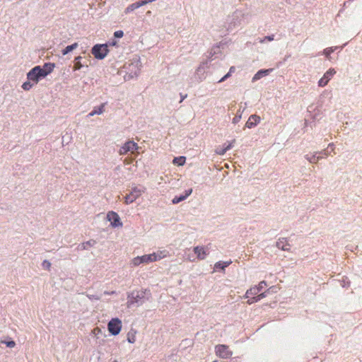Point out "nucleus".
Wrapping results in <instances>:
<instances>
[{
	"label": "nucleus",
	"mask_w": 362,
	"mask_h": 362,
	"mask_svg": "<svg viewBox=\"0 0 362 362\" xmlns=\"http://www.w3.org/2000/svg\"><path fill=\"white\" fill-rule=\"evenodd\" d=\"M32 81H26L25 83H23L22 85V88L25 90H29L32 86H33V84L31 83Z\"/></svg>",
	"instance_id": "nucleus-35"
},
{
	"label": "nucleus",
	"mask_w": 362,
	"mask_h": 362,
	"mask_svg": "<svg viewBox=\"0 0 362 362\" xmlns=\"http://www.w3.org/2000/svg\"><path fill=\"white\" fill-rule=\"evenodd\" d=\"M235 68L234 66H231V67L230 68V69H229V71H228V72H229V73H230V74H232V73H233V72L235 71Z\"/></svg>",
	"instance_id": "nucleus-46"
},
{
	"label": "nucleus",
	"mask_w": 362,
	"mask_h": 362,
	"mask_svg": "<svg viewBox=\"0 0 362 362\" xmlns=\"http://www.w3.org/2000/svg\"><path fill=\"white\" fill-rule=\"evenodd\" d=\"M337 48V47L326 48L324 49L323 53L326 56L327 58L329 59V56H330L331 53H332Z\"/></svg>",
	"instance_id": "nucleus-33"
},
{
	"label": "nucleus",
	"mask_w": 362,
	"mask_h": 362,
	"mask_svg": "<svg viewBox=\"0 0 362 362\" xmlns=\"http://www.w3.org/2000/svg\"><path fill=\"white\" fill-rule=\"evenodd\" d=\"M266 41L265 37L264 38H259V42L264 43Z\"/></svg>",
	"instance_id": "nucleus-47"
},
{
	"label": "nucleus",
	"mask_w": 362,
	"mask_h": 362,
	"mask_svg": "<svg viewBox=\"0 0 362 362\" xmlns=\"http://www.w3.org/2000/svg\"><path fill=\"white\" fill-rule=\"evenodd\" d=\"M149 2L148 1V0H142V1H137V4L138 5H139V7L142 6H144L147 4H148Z\"/></svg>",
	"instance_id": "nucleus-41"
},
{
	"label": "nucleus",
	"mask_w": 362,
	"mask_h": 362,
	"mask_svg": "<svg viewBox=\"0 0 362 362\" xmlns=\"http://www.w3.org/2000/svg\"><path fill=\"white\" fill-rule=\"evenodd\" d=\"M106 103L101 104L99 107H94V110H92L88 115V117H93L95 115H101L104 112V107L105 106Z\"/></svg>",
	"instance_id": "nucleus-22"
},
{
	"label": "nucleus",
	"mask_w": 362,
	"mask_h": 362,
	"mask_svg": "<svg viewBox=\"0 0 362 362\" xmlns=\"http://www.w3.org/2000/svg\"><path fill=\"white\" fill-rule=\"evenodd\" d=\"M192 193V189H189L185 191V194L175 197L172 202L174 204H177L184 200H185Z\"/></svg>",
	"instance_id": "nucleus-16"
},
{
	"label": "nucleus",
	"mask_w": 362,
	"mask_h": 362,
	"mask_svg": "<svg viewBox=\"0 0 362 362\" xmlns=\"http://www.w3.org/2000/svg\"><path fill=\"white\" fill-rule=\"evenodd\" d=\"M88 298L90 300H99L100 297L95 295H87Z\"/></svg>",
	"instance_id": "nucleus-42"
},
{
	"label": "nucleus",
	"mask_w": 362,
	"mask_h": 362,
	"mask_svg": "<svg viewBox=\"0 0 362 362\" xmlns=\"http://www.w3.org/2000/svg\"><path fill=\"white\" fill-rule=\"evenodd\" d=\"M277 292V288L276 286H271L268 289H267L264 292L261 293L260 294L254 296L251 298H249L247 301V303L249 305H251L252 303H257L260 300L266 298L269 294L276 293Z\"/></svg>",
	"instance_id": "nucleus-8"
},
{
	"label": "nucleus",
	"mask_w": 362,
	"mask_h": 362,
	"mask_svg": "<svg viewBox=\"0 0 362 362\" xmlns=\"http://www.w3.org/2000/svg\"><path fill=\"white\" fill-rule=\"evenodd\" d=\"M186 158L184 156L175 157L173 159V163L179 166L183 165L185 163Z\"/></svg>",
	"instance_id": "nucleus-29"
},
{
	"label": "nucleus",
	"mask_w": 362,
	"mask_h": 362,
	"mask_svg": "<svg viewBox=\"0 0 362 362\" xmlns=\"http://www.w3.org/2000/svg\"><path fill=\"white\" fill-rule=\"evenodd\" d=\"M77 47H78V43H76V42H75L71 45H68L62 50V54L66 55Z\"/></svg>",
	"instance_id": "nucleus-27"
},
{
	"label": "nucleus",
	"mask_w": 362,
	"mask_h": 362,
	"mask_svg": "<svg viewBox=\"0 0 362 362\" xmlns=\"http://www.w3.org/2000/svg\"><path fill=\"white\" fill-rule=\"evenodd\" d=\"M144 256H141V257H134L132 260V264L134 265V266H139V264H142V263H145L144 260Z\"/></svg>",
	"instance_id": "nucleus-31"
},
{
	"label": "nucleus",
	"mask_w": 362,
	"mask_h": 362,
	"mask_svg": "<svg viewBox=\"0 0 362 362\" xmlns=\"http://www.w3.org/2000/svg\"><path fill=\"white\" fill-rule=\"evenodd\" d=\"M228 78L226 77V75H225L223 77H222L219 81L218 83H221L225 81Z\"/></svg>",
	"instance_id": "nucleus-45"
},
{
	"label": "nucleus",
	"mask_w": 362,
	"mask_h": 362,
	"mask_svg": "<svg viewBox=\"0 0 362 362\" xmlns=\"http://www.w3.org/2000/svg\"><path fill=\"white\" fill-rule=\"evenodd\" d=\"M215 349L216 355L222 358H228L232 356V351H230L228 349V346L226 345H217Z\"/></svg>",
	"instance_id": "nucleus-10"
},
{
	"label": "nucleus",
	"mask_w": 362,
	"mask_h": 362,
	"mask_svg": "<svg viewBox=\"0 0 362 362\" xmlns=\"http://www.w3.org/2000/svg\"><path fill=\"white\" fill-rule=\"evenodd\" d=\"M276 245L279 249H281L284 251H288L290 250V245L287 243V241L284 238L279 239L276 242Z\"/></svg>",
	"instance_id": "nucleus-20"
},
{
	"label": "nucleus",
	"mask_w": 362,
	"mask_h": 362,
	"mask_svg": "<svg viewBox=\"0 0 362 362\" xmlns=\"http://www.w3.org/2000/svg\"><path fill=\"white\" fill-rule=\"evenodd\" d=\"M252 295H255V294L253 293V291H252V288H250V289L247 290V291L244 296V298H247L250 297V296H252Z\"/></svg>",
	"instance_id": "nucleus-39"
},
{
	"label": "nucleus",
	"mask_w": 362,
	"mask_h": 362,
	"mask_svg": "<svg viewBox=\"0 0 362 362\" xmlns=\"http://www.w3.org/2000/svg\"><path fill=\"white\" fill-rule=\"evenodd\" d=\"M42 265L46 269H49L51 267V263L48 260H44Z\"/></svg>",
	"instance_id": "nucleus-36"
},
{
	"label": "nucleus",
	"mask_w": 362,
	"mask_h": 362,
	"mask_svg": "<svg viewBox=\"0 0 362 362\" xmlns=\"http://www.w3.org/2000/svg\"><path fill=\"white\" fill-rule=\"evenodd\" d=\"M272 71V69H261V70L258 71L253 76L252 81H256L257 80H259L262 77L267 76Z\"/></svg>",
	"instance_id": "nucleus-17"
},
{
	"label": "nucleus",
	"mask_w": 362,
	"mask_h": 362,
	"mask_svg": "<svg viewBox=\"0 0 362 362\" xmlns=\"http://www.w3.org/2000/svg\"><path fill=\"white\" fill-rule=\"evenodd\" d=\"M141 66L142 64L140 59L137 57H134L131 60V62L126 64L124 68L128 75V78L129 79L137 77L140 74Z\"/></svg>",
	"instance_id": "nucleus-2"
},
{
	"label": "nucleus",
	"mask_w": 362,
	"mask_h": 362,
	"mask_svg": "<svg viewBox=\"0 0 362 362\" xmlns=\"http://www.w3.org/2000/svg\"><path fill=\"white\" fill-rule=\"evenodd\" d=\"M267 285V282L265 281H262L259 283L257 286H255L253 287H251L253 293L257 295L259 292H260L264 286Z\"/></svg>",
	"instance_id": "nucleus-24"
},
{
	"label": "nucleus",
	"mask_w": 362,
	"mask_h": 362,
	"mask_svg": "<svg viewBox=\"0 0 362 362\" xmlns=\"http://www.w3.org/2000/svg\"><path fill=\"white\" fill-rule=\"evenodd\" d=\"M54 67L55 64L54 63H45L43 67H41V71L45 74V76H47L53 71Z\"/></svg>",
	"instance_id": "nucleus-21"
},
{
	"label": "nucleus",
	"mask_w": 362,
	"mask_h": 362,
	"mask_svg": "<svg viewBox=\"0 0 362 362\" xmlns=\"http://www.w3.org/2000/svg\"><path fill=\"white\" fill-rule=\"evenodd\" d=\"M214 53H215V51L214 52V53H212V52H211L210 55L212 56Z\"/></svg>",
	"instance_id": "nucleus-51"
},
{
	"label": "nucleus",
	"mask_w": 362,
	"mask_h": 362,
	"mask_svg": "<svg viewBox=\"0 0 362 362\" xmlns=\"http://www.w3.org/2000/svg\"><path fill=\"white\" fill-rule=\"evenodd\" d=\"M241 117H242V113H241V111L240 110H239L237 112V115L235 116V117L233 119V124H237L238 122H239V121L241 119Z\"/></svg>",
	"instance_id": "nucleus-34"
},
{
	"label": "nucleus",
	"mask_w": 362,
	"mask_h": 362,
	"mask_svg": "<svg viewBox=\"0 0 362 362\" xmlns=\"http://www.w3.org/2000/svg\"><path fill=\"white\" fill-rule=\"evenodd\" d=\"M335 74H336V71L334 70V69L331 68V69H328L325 73L323 76L319 80L318 86L320 87H325Z\"/></svg>",
	"instance_id": "nucleus-11"
},
{
	"label": "nucleus",
	"mask_w": 362,
	"mask_h": 362,
	"mask_svg": "<svg viewBox=\"0 0 362 362\" xmlns=\"http://www.w3.org/2000/svg\"><path fill=\"white\" fill-rule=\"evenodd\" d=\"M168 255V252L166 250H158L156 252L149 255H144V259L145 264H148L149 262H156L163 259L164 257Z\"/></svg>",
	"instance_id": "nucleus-5"
},
{
	"label": "nucleus",
	"mask_w": 362,
	"mask_h": 362,
	"mask_svg": "<svg viewBox=\"0 0 362 362\" xmlns=\"http://www.w3.org/2000/svg\"><path fill=\"white\" fill-rule=\"evenodd\" d=\"M193 250L194 252L197 255V258L201 260L204 259L209 255L208 249L203 246L194 247Z\"/></svg>",
	"instance_id": "nucleus-14"
},
{
	"label": "nucleus",
	"mask_w": 362,
	"mask_h": 362,
	"mask_svg": "<svg viewBox=\"0 0 362 362\" xmlns=\"http://www.w3.org/2000/svg\"><path fill=\"white\" fill-rule=\"evenodd\" d=\"M332 146H333V144H329V147H332Z\"/></svg>",
	"instance_id": "nucleus-50"
},
{
	"label": "nucleus",
	"mask_w": 362,
	"mask_h": 362,
	"mask_svg": "<svg viewBox=\"0 0 362 362\" xmlns=\"http://www.w3.org/2000/svg\"><path fill=\"white\" fill-rule=\"evenodd\" d=\"M81 59H82V57L81 56H78V57L75 58L74 66V69L75 71L79 70V69H81L83 67V65L81 63Z\"/></svg>",
	"instance_id": "nucleus-30"
},
{
	"label": "nucleus",
	"mask_w": 362,
	"mask_h": 362,
	"mask_svg": "<svg viewBox=\"0 0 362 362\" xmlns=\"http://www.w3.org/2000/svg\"><path fill=\"white\" fill-rule=\"evenodd\" d=\"M5 343L6 346L9 348H13L16 346V342L14 341H2Z\"/></svg>",
	"instance_id": "nucleus-37"
},
{
	"label": "nucleus",
	"mask_w": 362,
	"mask_h": 362,
	"mask_svg": "<svg viewBox=\"0 0 362 362\" xmlns=\"http://www.w3.org/2000/svg\"><path fill=\"white\" fill-rule=\"evenodd\" d=\"M235 142V140H233L228 144H224L223 148L218 147L216 149V153L218 155H224L226 151L230 150L233 147V144Z\"/></svg>",
	"instance_id": "nucleus-19"
},
{
	"label": "nucleus",
	"mask_w": 362,
	"mask_h": 362,
	"mask_svg": "<svg viewBox=\"0 0 362 362\" xmlns=\"http://www.w3.org/2000/svg\"><path fill=\"white\" fill-rule=\"evenodd\" d=\"M151 298V293L148 290L134 291L127 295V307L134 305L139 306L148 301Z\"/></svg>",
	"instance_id": "nucleus-1"
},
{
	"label": "nucleus",
	"mask_w": 362,
	"mask_h": 362,
	"mask_svg": "<svg viewBox=\"0 0 362 362\" xmlns=\"http://www.w3.org/2000/svg\"><path fill=\"white\" fill-rule=\"evenodd\" d=\"M274 35H269V36H266V37H265V39H266V40H267V41H272V40H274Z\"/></svg>",
	"instance_id": "nucleus-44"
},
{
	"label": "nucleus",
	"mask_w": 362,
	"mask_h": 362,
	"mask_svg": "<svg viewBox=\"0 0 362 362\" xmlns=\"http://www.w3.org/2000/svg\"><path fill=\"white\" fill-rule=\"evenodd\" d=\"M185 99L184 96H182V100L180 102H182Z\"/></svg>",
	"instance_id": "nucleus-52"
},
{
	"label": "nucleus",
	"mask_w": 362,
	"mask_h": 362,
	"mask_svg": "<svg viewBox=\"0 0 362 362\" xmlns=\"http://www.w3.org/2000/svg\"><path fill=\"white\" fill-rule=\"evenodd\" d=\"M231 264V261L229 262H218L215 264L214 267L216 269H220L224 270L226 267H228Z\"/></svg>",
	"instance_id": "nucleus-26"
},
{
	"label": "nucleus",
	"mask_w": 362,
	"mask_h": 362,
	"mask_svg": "<svg viewBox=\"0 0 362 362\" xmlns=\"http://www.w3.org/2000/svg\"><path fill=\"white\" fill-rule=\"evenodd\" d=\"M136 332L134 329H131L127 334V341L133 344L136 341Z\"/></svg>",
	"instance_id": "nucleus-28"
},
{
	"label": "nucleus",
	"mask_w": 362,
	"mask_h": 362,
	"mask_svg": "<svg viewBox=\"0 0 362 362\" xmlns=\"http://www.w3.org/2000/svg\"><path fill=\"white\" fill-rule=\"evenodd\" d=\"M260 121V117L256 115H252L245 124L247 128L251 129L255 127Z\"/></svg>",
	"instance_id": "nucleus-15"
},
{
	"label": "nucleus",
	"mask_w": 362,
	"mask_h": 362,
	"mask_svg": "<svg viewBox=\"0 0 362 362\" xmlns=\"http://www.w3.org/2000/svg\"><path fill=\"white\" fill-rule=\"evenodd\" d=\"M45 77V74L42 72L40 66H35L27 74L28 81L33 82L35 84H37L41 78Z\"/></svg>",
	"instance_id": "nucleus-4"
},
{
	"label": "nucleus",
	"mask_w": 362,
	"mask_h": 362,
	"mask_svg": "<svg viewBox=\"0 0 362 362\" xmlns=\"http://www.w3.org/2000/svg\"><path fill=\"white\" fill-rule=\"evenodd\" d=\"M139 146L136 143L133 141H128L124 144V145L119 148V154L125 155L128 152L134 153L139 149Z\"/></svg>",
	"instance_id": "nucleus-6"
},
{
	"label": "nucleus",
	"mask_w": 362,
	"mask_h": 362,
	"mask_svg": "<svg viewBox=\"0 0 362 362\" xmlns=\"http://www.w3.org/2000/svg\"><path fill=\"white\" fill-rule=\"evenodd\" d=\"M317 152H315L312 156H309V155H305V158L311 163H317L318 160L322 158V156H317Z\"/></svg>",
	"instance_id": "nucleus-25"
},
{
	"label": "nucleus",
	"mask_w": 362,
	"mask_h": 362,
	"mask_svg": "<svg viewBox=\"0 0 362 362\" xmlns=\"http://www.w3.org/2000/svg\"><path fill=\"white\" fill-rule=\"evenodd\" d=\"M117 44L116 41H112L111 43H110V45H115Z\"/></svg>",
	"instance_id": "nucleus-48"
},
{
	"label": "nucleus",
	"mask_w": 362,
	"mask_h": 362,
	"mask_svg": "<svg viewBox=\"0 0 362 362\" xmlns=\"http://www.w3.org/2000/svg\"><path fill=\"white\" fill-rule=\"evenodd\" d=\"M107 328L112 335H117L122 329V321L118 318H112L108 322Z\"/></svg>",
	"instance_id": "nucleus-7"
},
{
	"label": "nucleus",
	"mask_w": 362,
	"mask_h": 362,
	"mask_svg": "<svg viewBox=\"0 0 362 362\" xmlns=\"http://www.w3.org/2000/svg\"><path fill=\"white\" fill-rule=\"evenodd\" d=\"M320 153L321 155H322V156H321L322 157L327 156L329 154L327 150H323V151H320Z\"/></svg>",
	"instance_id": "nucleus-43"
},
{
	"label": "nucleus",
	"mask_w": 362,
	"mask_h": 362,
	"mask_svg": "<svg viewBox=\"0 0 362 362\" xmlns=\"http://www.w3.org/2000/svg\"><path fill=\"white\" fill-rule=\"evenodd\" d=\"M226 75V77L228 78L231 76V74L228 72Z\"/></svg>",
	"instance_id": "nucleus-49"
},
{
	"label": "nucleus",
	"mask_w": 362,
	"mask_h": 362,
	"mask_svg": "<svg viewBox=\"0 0 362 362\" xmlns=\"http://www.w3.org/2000/svg\"><path fill=\"white\" fill-rule=\"evenodd\" d=\"M107 219L110 222L111 226L114 228L122 226V223L120 221L119 215L114 211H109L107 213Z\"/></svg>",
	"instance_id": "nucleus-12"
},
{
	"label": "nucleus",
	"mask_w": 362,
	"mask_h": 362,
	"mask_svg": "<svg viewBox=\"0 0 362 362\" xmlns=\"http://www.w3.org/2000/svg\"><path fill=\"white\" fill-rule=\"evenodd\" d=\"M207 64V61L202 62L196 70L195 77L198 78L199 81H202L205 78V72L208 67Z\"/></svg>",
	"instance_id": "nucleus-13"
},
{
	"label": "nucleus",
	"mask_w": 362,
	"mask_h": 362,
	"mask_svg": "<svg viewBox=\"0 0 362 362\" xmlns=\"http://www.w3.org/2000/svg\"><path fill=\"white\" fill-rule=\"evenodd\" d=\"M93 334L95 335H98L101 333V329L99 327H95L92 331Z\"/></svg>",
	"instance_id": "nucleus-40"
},
{
	"label": "nucleus",
	"mask_w": 362,
	"mask_h": 362,
	"mask_svg": "<svg viewBox=\"0 0 362 362\" xmlns=\"http://www.w3.org/2000/svg\"><path fill=\"white\" fill-rule=\"evenodd\" d=\"M123 35H124V33L122 30H117V31H115L114 33V36L115 37H118V38L123 37Z\"/></svg>",
	"instance_id": "nucleus-38"
},
{
	"label": "nucleus",
	"mask_w": 362,
	"mask_h": 362,
	"mask_svg": "<svg viewBox=\"0 0 362 362\" xmlns=\"http://www.w3.org/2000/svg\"><path fill=\"white\" fill-rule=\"evenodd\" d=\"M96 244V241L94 240H90L88 241L84 242L78 245V250H88L90 247L95 246Z\"/></svg>",
	"instance_id": "nucleus-23"
},
{
	"label": "nucleus",
	"mask_w": 362,
	"mask_h": 362,
	"mask_svg": "<svg viewBox=\"0 0 362 362\" xmlns=\"http://www.w3.org/2000/svg\"><path fill=\"white\" fill-rule=\"evenodd\" d=\"M139 8V5H138L137 2H135V3H133L130 5H129L126 9H125V13H130L133 11H134L135 9Z\"/></svg>",
	"instance_id": "nucleus-32"
},
{
	"label": "nucleus",
	"mask_w": 362,
	"mask_h": 362,
	"mask_svg": "<svg viewBox=\"0 0 362 362\" xmlns=\"http://www.w3.org/2000/svg\"><path fill=\"white\" fill-rule=\"evenodd\" d=\"M109 52L107 44H97L92 47L91 53L98 59H104Z\"/></svg>",
	"instance_id": "nucleus-3"
},
{
	"label": "nucleus",
	"mask_w": 362,
	"mask_h": 362,
	"mask_svg": "<svg viewBox=\"0 0 362 362\" xmlns=\"http://www.w3.org/2000/svg\"><path fill=\"white\" fill-rule=\"evenodd\" d=\"M112 362H117V361H112Z\"/></svg>",
	"instance_id": "nucleus-53"
},
{
	"label": "nucleus",
	"mask_w": 362,
	"mask_h": 362,
	"mask_svg": "<svg viewBox=\"0 0 362 362\" xmlns=\"http://www.w3.org/2000/svg\"><path fill=\"white\" fill-rule=\"evenodd\" d=\"M144 192V188L134 187L129 194H127L124 199L127 204H131L138 199Z\"/></svg>",
	"instance_id": "nucleus-9"
},
{
	"label": "nucleus",
	"mask_w": 362,
	"mask_h": 362,
	"mask_svg": "<svg viewBox=\"0 0 362 362\" xmlns=\"http://www.w3.org/2000/svg\"><path fill=\"white\" fill-rule=\"evenodd\" d=\"M238 18H239V15L238 13H233V15L232 16V21H231V22H230L228 27L227 28L228 30H232L237 25H240V21L238 20Z\"/></svg>",
	"instance_id": "nucleus-18"
},
{
	"label": "nucleus",
	"mask_w": 362,
	"mask_h": 362,
	"mask_svg": "<svg viewBox=\"0 0 362 362\" xmlns=\"http://www.w3.org/2000/svg\"><path fill=\"white\" fill-rule=\"evenodd\" d=\"M214 362H216V361H214Z\"/></svg>",
	"instance_id": "nucleus-54"
}]
</instances>
